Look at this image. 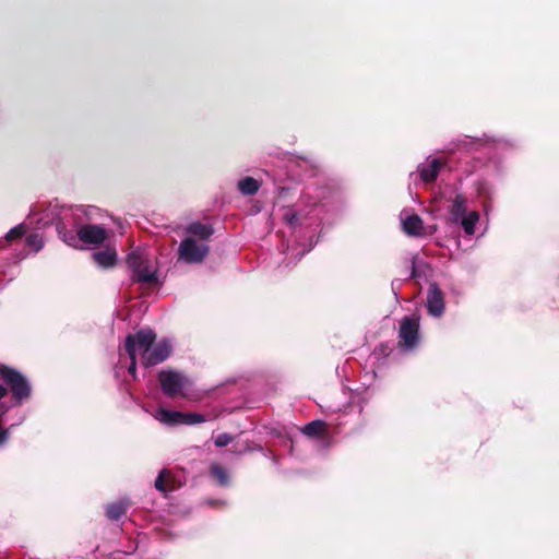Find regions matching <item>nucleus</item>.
Here are the masks:
<instances>
[{
    "label": "nucleus",
    "instance_id": "4be33fe9",
    "mask_svg": "<svg viewBox=\"0 0 559 559\" xmlns=\"http://www.w3.org/2000/svg\"><path fill=\"white\" fill-rule=\"evenodd\" d=\"M205 421V417L197 413H182L181 424L194 425Z\"/></svg>",
    "mask_w": 559,
    "mask_h": 559
},
{
    "label": "nucleus",
    "instance_id": "1a4fd4ad",
    "mask_svg": "<svg viewBox=\"0 0 559 559\" xmlns=\"http://www.w3.org/2000/svg\"><path fill=\"white\" fill-rule=\"evenodd\" d=\"M0 377L10 386L17 404L31 395V386L24 376L14 369L0 366Z\"/></svg>",
    "mask_w": 559,
    "mask_h": 559
},
{
    "label": "nucleus",
    "instance_id": "a878e982",
    "mask_svg": "<svg viewBox=\"0 0 559 559\" xmlns=\"http://www.w3.org/2000/svg\"><path fill=\"white\" fill-rule=\"evenodd\" d=\"M233 440V437L229 433H221L214 439V443L216 447H226Z\"/></svg>",
    "mask_w": 559,
    "mask_h": 559
},
{
    "label": "nucleus",
    "instance_id": "b1692460",
    "mask_svg": "<svg viewBox=\"0 0 559 559\" xmlns=\"http://www.w3.org/2000/svg\"><path fill=\"white\" fill-rule=\"evenodd\" d=\"M23 420H24V417H22L20 419L17 425L21 424ZM14 426H16V424L12 425L9 428L0 427V449L3 448L7 444V442L9 441L11 428H13Z\"/></svg>",
    "mask_w": 559,
    "mask_h": 559
},
{
    "label": "nucleus",
    "instance_id": "6e6552de",
    "mask_svg": "<svg viewBox=\"0 0 559 559\" xmlns=\"http://www.w3.org/2000/svg\"><path fill=\"white\" fill-rule=\"evenodd\" d=\"M158 381L164 394L169 397L186 396L191 388L190 379L174 370H162L158 373Z\"/></svg>",
    "mask_w": 559,
    "mask_h": 559
},
{
    "label": "nucleus",
    "instance_id": "6ab92c4d",
    "mask_svg": "<svg viewBox=\"0 0 559 559\" xmlns=\"http://www.w3.org/2000/svg\"><path fill=\"white\" fill-rule=\"evenodd\" d=\"M130 507L128 499H122L117 502L110 503L106 508V515L111 521H118Z\"/></svg>",
    "mask_w": 559,
    "mask_h": 559
},
{
    "label": "nucleus",
    "instance_id": "c756f323",
    "mask_svg": "<svg viewBox=\"0 0 559 559\" xmlns=\"http://www.w3.org/2000/svg\"><path fill=\"white\" fill-rule=\"evenodd\" d=\"M288 442L290 443V448L293 449V440L289 439L287 436L282 435V441H281L282 448L287 447Z\"/></svg>",
    "mask_w": 559,
    "mask_h": 559
},
{
    "label": "nucleus",
    "instance_id": "7ed1b4c3",
    "mask_svg": "<svg viewBox=\"0 0 559 559\" xmlns=\"http://www.w3.org/2000/svg\"><path fill=\"white\" fill-rule=\"evenodd\" d=\"M214 230L211 225L192 223L186 228L185 238L178 247V259L188 263L203 262L210 252L209 240Z\"/></svg>",
    "mask_w": 559,
    "mask_h": 559
},
{
    "label": "nucleus",
    "instance_id": "412c9836",
    "mask_svg": "<svg viewBox=\"0 0 559 559\" xmlns=\"http://www.w3.org/2000/svg\"><path fill=\"white\" fill-rule=\"evenodd\" d=\"M25 241L26 246L35 252H38L44 247V240L39 234L28 235Z\"/></svg>",
    "mask_w": 559,
    "mask_h": 559
},
{
    "label": "nucleus",
    "instance_id": "9b49d317",
    "mask_svg": "<svg viewBox=\"0 0 559 559\" xmlns=\"http://www.w3.org/2000/svg\"><path fill=\"white\" fill-rule=\"evenodd\" d=\"M427 310L436 318L441 317L444 312V296L436 283H431L428 287Z\"/></svg>",
    "mask_w": 559,
    "mask_h": 559
},
{
    "label": "nucleus",
    "instance_id": "f257e3e1",
    "mask_svg": "<svg viewBox=\"0 0 559 559\" xmlns=\"http://www.w3.org/2000/svg\"><path fill=\"white\" fill-rule=\"evenodd\" d=\"M308 194L302 203L285 209L282 213V236L287 231L294 237L288 251L297 258L309 252L317 242V230L321 223L319 205L309 203Z\"/></svg>",
    "mask_w": 559,
    "mask_h": 559
},
{
    "label": "nucleus",
    "instance_id": "2f4dec72",
    "mask_svg": "<svg viewBox=\"0 0 559 559\" xmlns=\"http://www.w3.org/2000/svg\"><path fill=\"white\" fill-rule=\"evenodd\" d=\"M472 144H474L475 146H477V147H478V146H481V145L487 144V141H485V142H484V141H481V140H476V141H474Z\"/></svg>",
    "mask_w": 559,
    "mask_h": 559
},
{
    "label": "nucleus",
    "instance_id": "c85d7f7f",
    "mask_svg": "<svg viewBox=\"0 0 559 559\" xmlns=\"http://www.w3.org/2000/svg\"><path fill=\"white\" fill-rule=\"evenodd\" d=\"M131 365L129 366V373L135 378V369H136V358H130Z\"/></svg>",
    "mask_w": 559,
    "mask_h": 559
},
{
    "label": "nucleus",
    "instance_id": "a211bd4d",
    "mask_svg": "<svg viewBox=\"0 0 559 559\" xmlns=\"http://www.w3.org/2000/svg\"><path fill=\"white\" fill-rule=\"evenodd\" d=\"M154 417L165 425L173 426L181 424L182 412L169 411L160 407L155 412Z\"/></svg>",
    "mask_w": 559,
    "mask_h": 559
},
{
    "label": "nucleus",
    "instance_id": "473e14b6",
    "mask_svg": "<svg viewBox=\"0 0 559 559\" xmlns=\"http://www.w3.org/2000/svg\"><path fill=\"white\" fill-rule=\"evenodd\" d=\"M483 210H484L485 214L488 215V212L490 210V205L487 202H485L483 204Z\"/></svg>",
    "mask_w": 559,
    "mask_h": 559
},
{
    "label": "nucleus",
    "instance_id": "ddd939ff",
    "mask_svg": "<svg viewBox=\"0 0 559 559\" xmlns=\"http://www.w3.org/2000/svg\"><path fill=\"white\" fill-rule=\"evenodd\" d=\"M403 230L409 236H423L424 235V222L417 214H409L406 211L401 214Z\"/></svg>",
    "mask_w": 559,
    "mask_h": 559
},
{
    "label": "nucleus",
    "instance_id": "dca6fc26",
    "mask_svg": "<svg viewBox=\"0 0 559 559\" xmlns=\"http://www.w3.org/2000/svg\"><path fill=\"white\" fill-rule=\"evenodd\" d=\"M93 259L97 265L108 269L116 264L117 252L115 249L107 247L105 250L94 252Z\"/></svg>",
    "mask_w": 559,
    "mask_h": 559
},
{
    "label": "nucleus",
    "instance_id": "f704fd0d",
    "mask_svg": "<svg viewBox=\"0 0 559 559\" xmlns=\"http://www.w3.org/2000/svg\"><path fill=\"white\" fill-rule=\"evenodd\" d=\"M286 189H289V188H288V187H284V186L282 185V188H281L282 194L284 193V191H285Z\"/></svg>",
    "mask_w": 559,
    "mask_h": 559
},
{
    "label": "nucleus",
    "instance_id": "72a5a7b5",
    "mask_svg": "<svg viewBox=\"0 0 559 559\" xmlns=\"http://www.w3.org/2000/svg\"><path fill=\"white\" fill-rule=\"evenodd\" d=\"M412 269H413L412 275H414V273H415V261H413Z\"/></svg>",
    "mask_w": 559,
    "mask_h": 559
},
{
    "label": "nucleus",
    "instance_id": "5701e85b",
    "mask_svg": "<svg viewBox=\"0 0 559 559\" xmlns=\"http://www.w3.org/2000/svg\"><path fill=\"white\" fill-rule=\"evenodd\" d=\"M7 394H8L7 389L0 384V420L2 419V417L7 414V412L10 408L8 403L5 401H3V399L7 396Z\"/></svg>",
    "mask_w": 559,
    "mask_h": 559
},
{
    "label": "nucleus",
    "instance_id": "f03ea898",
    "mask_svg": "<svg viewBox=\"0 0 559 559\" xmlns=\"http://www.w3.org/2000/svg\"><path fill=\"white\" fill-rule=\"evenodd\" d=\"M93 219H87L85 214H81L80 217H74L72 223L75 226L74 230H68L64 226H58V235L60 238L71 247H79L81 243L88 246H99L104 243L111 231L106 229L102 225L94 224L97 216L100 215V210L97 207V212L92 214Z\"/></svg>",
    "mask_w": 559,
    "mask_h": 559
},
{
    "label": "nucleus",
    "instance_id": "9d476101",
    "mask_svg": "<svg viewBox=\"0 0 559 559\" xmlns=\"http://www.w3.org/2000/svg\"><path fill=\"white\" fill-rule=\"evenodd\" d=\"M419 342V320L416 317H404L399 326V346L404 350H413Z\"/></svg>",
    "mask_w": 559,
    "mask_h": 559
},
{
    "label": "nucleus",
    "instance_id": "20e7f679",
    "mask_svg": "<svg viewBox=\"0 0 559 559\" xmlns=\"http://www.w3.org/2000/svg\"><path fill=\"white\" fill-rule=\"evenodd\" d=\"M127 266L133 283L145 287L162 285L158 263L154 254L146 249H134L127 257Z\"/></svg>",
    "mask_w": 559,
    "mask_h": 559
},
{
    "label": "nucleus",
    "instance_id": "f8f14e48",
    "mask_svg": "<svg viewBox=\"0 0 559 559\" xmlns=\"http://www.w3.org/2000/svg\"><path fill=\"white\" fill-rule=\"evenodd\" d=\"M170 353L171 345L168 341H162L154 346L152 345L151 353L145 357V367L163 362L169 357Z\"/></svg>",
    "mask_w": 559,
    "mask_h": 559
},
{
    "label": "nucleus",
    "instance_id": "cd10ccee",
    "mask_svg": "<svg viewBox=\"0 0 559 559\" xmlns=\"http://www.w3.org/2000/svg\"><path fill=\"white\" fill-rule=\"evenodd\" d=\"M477 192L479 197L490 198L489 187L486 182H479L477 185Z\"/></svg>",
    "mask_w": 559,
    "mask_h": 559
},
{
    "label": "nucleus",
    "instance_id": "f3484780",
    "mask_svg": "<svg viewBox=\"0 0 559 559\" xmlns=\"http://www.w3.org/2000/svg\"><path fill=\"white\" fill-rule=\"evenodd\" d=\"M237 188L241 195H254L261 188V181L253 177L247 176L238 180Z\"/></svg>",
    "mask_w": 559,
    "mask_h": 559
},
{
    "label": "nucleus",
    "instance_id": "0eeeda50",
    "mask_svg": "<svg viewBox=\"0 0 559 559\" xmlns=\"http://www.w3.org/2000/svg\"><path fill=\"white\" fill-rule=\"evenodd\" d=\"M155 338L156 335L152 330H141L126 337L124 349L130 358L140 357L141 364L145 366V357L151 353Z\"/></svg>",
    "mask_w": 559,
    "mask_h": 559
},
{
    "label": "nucleus",
    "instance_id": "7c9ffc66",
    "mask_svg": "<svg viewBox=\"0 0 559 559\" xmlns=\"http://www.w3.org/2000/svg\"><path fill=\"white\" fill-rule=\"evenodd\" d=\"M288 177H292L294 179H304V178H307V177H311L312 175H301V174H295V175H287Z\"/></svg>",
    "mask_w": 559,
    "mask_h": 559
},
{
    "label": "nucleus",
    "instance_id": "39448f33",
    "mask_svg": "<svg viewBox=\"0 0 559 559\" xmlns=\"http://www.w3.org/2000/svg\"><path fill=\"white\" fill-rule=\"evenodd\" d=\"M97 212L96 206L92 205H76V206H64L58 203H50L40 213L36 209H32L29 217L37 216L36 223L43 227L50 224L58 226H64L72 222L74 217H80L81 214H85L87 219H93V213Z\"/></svg>",
    "mask_w": 559,
    "mask_h": 559
},
{
    "label": "nucleus",
    "instance_id": "bb28decb",
    "mask_svg": "<svg viewBox=\"0 0 559 559\" xmlns=\"http://www.w3.org/2000/svg\"><path fill=\"white\" fill-rule=\"evenodd\" d=\"M167 475V471L163 469L155 480V488L162 492H166L165 478Z\"/></svg>",
    "mask_w": 559,
    "mask_h": 559
},
{
    "label": "nucleus",
    "instance_id": "2eb2a0df",
    "mask_svg": "<svg viewBox=\"0 0 559 559\" xmlns=\"http://www.w3.org/2000/svg\"><path fill=\"white\" fill-rule=\"evenodd\" d=\"M440 167L441 163L436 158L423 163L418 167L420 179L426 183L435 181L439 174Z\"/></svg>",
    "mask_w": 559,
    "mask_h": 559
},
{
    "label": "nucleus",
    "instance_id": "393cba45",
    "mask_svg": "<svg viewBox=\"0 0 559 559\" xmlns=\"http://www.w3.org/2000/svg\"><path fill=\"white\" fill-rule=\"evenodd\" d=\"M284 160L293 163L294 165H296L297 167H300V168H307V167L311 166L308 160H305L301 158H295V157H292L290 155H285V156L282 155V163Z\"/></svg>",
    "mask_w": 559,
    "mask_h": 559
},
{
    "label": "nucleus",
    "instance_id": "4468645a",
    "mask_svg": "<svg viewBox=\"0 0 559 559\" xmlns=\"http://www.w3.org/2000/svg\"><path fill=\"white\" fill-rule=\"evenodd\" d=\"M301 432L310 438H319L325 444H328L330 440L329 426L325 421L317 419L308 423L302 429Z\"/></svg>",
    "mask_w": 559,
    "mask_h": 559
},
{
    "label": "nucleus",
    "instance_id": "423d86ee",
    "mask_svg": "<svg viewBox=\"0 0 559 559\" xmlns=\"http://www.w3.org/2000/svg\"><path fill=\"white\" fill-rule=\"evenodd\" d=\"M450 221L461 226L466 236H474L476 233V224L480 219V214L477 211L468 210V199L463 193H455V195L450 199Z\"/></svg>",
    "mask_w": 559,
    "mask_h": 559
},
{
    "label": "nucleus",
    "instance_id": "aec40b11",
    "mask_svg": "<svg viewBox=\"0 0 559 559\" xmlns=\"http://www.w3.org/2000/svg\"><path fill=\"white\" fill-rule=\"evenodd\" d=\"M210 473L221 486H227L229 484L228 472L222 465L212 464Z\"/></svg>",
    "mask_w": 559,
    "mask_h": 559
}]
</instances>
